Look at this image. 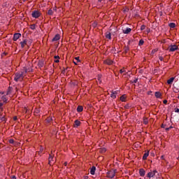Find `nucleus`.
<instances>
[{"instance_id": "1", "label": "nucleus", "mask_w": 179, "mask_h": 179, "mask_svg": "<svg viewBox=\"0 0 179 179\" xmlns=\"http://www.w3.org/2000/svg\"><path fill=\"white\" fill-rule=\"evenodd\" d=\"M27 71L25 70V71L23 72H17L15 73V78H14V80L15 82H19V80H20V79L23 80V78H24V73H27Z\"/></svg>"}, {"instance_id": "2", "label": "nucleus", "mask_w": 179, "mask_h": 179, "mask_svg": "<svg viewBox=\"0 0 179 179\" xmlns=\"http://www.w3.org/2000/svg\"><path fill=\"white\" fill-rule=\"evenodd\" d=\"M167 50H168V51H169V52H174V51H178V45H171L169 46Z\"/></svg>"}, {"instance_id": "3", "label": "nucleus", "mask_w": 179, "mask_h": 179, "mask_svg": "<svg viewBox=\"0 0 179 179\" xmlns=\"http://www.w3.org/2000/svg\"><path fill=\"white\" fill-rule=\"evenodd\" d=\"M116 170H111L107 172L108 178H113L115 177Z\"/></svg>"}, {"instance_id": "4", "label": "nucleus", "mask_w": 179, "mask_h": 179, "mask_svg": "<svg viewBox=\"0 0 179 179\" xmlns=\"http://www.w3.org/2000/svg\"><path fill=\"white\" fill-rule=\"evenodd\" d=\"M32 17H34L35 19H37L41 16V13H40V11L38 10H34L31 13Z\"/></svg>"}, {"instance_id": "5", "label": "nucleus", "mask_w": 179, "mask_h": 179, "mask_svg": "<svg viewBox=\"0 0 179 179\" xmlns=\"http://www.w3.org/2000/svg\"><path fill=\"white\" fill-rule=\"evenodd\" d=\"M157 173V171L155 170L152 172H150L148 173L147 177L150 179H154L155 176H156V173Z\"/></svg>"}, {"instance_id": "6", "label": "nucleus", "mask_w": 179, "mask_h": 179, "mask_svg": "<svg viewBox=\"0 0 179 179\" xmlns=\"http://www.w3.org/2000/svg\"><path fill=\"white\" fill-rule=\"evenodd\" d=\"M21 36H22V34H20L19 33L15 34L13 36V41H17V40H19V38H20Z\"/></svg>"}, {"instance_id": "7", "label": "nucleus", "mask_w": 179, "mask_h": 179, "mask_svg": "<svg viewBox=\"0 0 179 179\" xmlns=\"http://www.w3.org/2000/svg\"><path fill=\"white\" fill-rule=\"evenodd\" d=\"M131 31H132V29L131 28H126L125 29H122V33L124 34H129V33H131Z\"/></svg>"}, {"instance_id": "8", "label": "nucleus", "mask_w": 179, "mask_h": 179, "mask_svg": "<svg viewBox=\"0 0 179 179\" xmlns=\"http://www.w3.org/2000/svg\"><path fill=\"white\" fill-rule=\"evenodd\" d=\"M103 63L106 64V65H113V60H111L110 59H107L103 61Z\"/></svg>"}, {"instance_id": "9", "label": "nucleus", "mask_w": 179, "mask_h": 179, "mask_svg": "<svg viewBox=\"0 0 179 179\" xmlns=\"http://www.w3.org/2000/svg\"><path fill=\"white\" fill-rule=\"evenodd\" d=\"M21 45L22 48H24V45H27V39H24L23 41L20 43Z\"/></svg>"}, {"instance_id": "10", "label": "nucleus", "mask_w": 179, "mask_h": 179, "mask_svg": "<svg viewBox=\"0 0 179 179\" xmlns=\"http://www.w3.org/2000/svg\"><path fill=\"white\" fill-rule=\"evenodd\" d=\"M49 164H51V162H54V155H52V152L49 155Z\"/></svg>"}, {"instance_id": "11", "label": "nucleus", "mask_w": 179, "mask_h": 179, "mask_svg": "<svg viewBox=\"0 0 179 179\" xmlns=\"http://www.w3.org/2000/svg\"><path fill=\"white\" fill-rule=\"evenodd\" d=\"M80 126V121L76 120L74 122V128H78V127Z\"/></svg>"}, {"instance_id": "12", "label": "nucleus", "mask_w": 179, "mask_h": 179, "mask_svg": "<svg viewBox=\"0 0 179 179\" xmlns=\"http://www.w3.org/2000/svg\"><path fill=\"white\" fill-rule=\"evenodd\" d=\"M145 173L146 172L145 171V169H141L139 170V174H140L141 177H144Z\"/></svg>"}, {"instance_id": "13", "label": "nucleus", "mask_w": 179, "mask_h": 179, "mask_svg": "<svg viewBox=\"0 0 179 179\" xmlns=\"http://www.w3.org/2000/svg\"><path fill=\"white\" fill-rule=\"evenodd\" d=\"M59 38H61V36H59V34H56L55 37L52 38V41H58Z\"/></svg>"}, {"instance_id": "14", "label": "nucleus", "mask_w": 179, "mask_h": 179, "mask_svg": "<svg viewBox=\"0 0 179 179\" xmlns=\"http://www.w3.org/2000/svg\"><path fill=\"white\" fill-rule=\"evenodd\" d=\"M96 173V166H92L90 169V174H92V176H94Z\"/></svg>"}, {"instance_id": "15", "label": "nucleus", "mask_w": 179, "mask_h": 179, "mask_svg": "<svg viewBox=\"0 0 179 179\" xmlns=\"http://www.w3.org/2000/svg\"><path fill=\"white\" fill-rule=\"evenodd\" d=\"M148 156H149V151L144 153V155L143 156V160H146V159H148Z\"/></svg>"}, {"instance_id": "16", "label": "nucleus", "mask_w": 179, "mask_h": 179, "mask_svg": "<svg viewBox=\"0 0 179 179\" xmlns=\"http://www.w3.org/2000/svg\"><path fill=\"white\" fill-rule=\"evenodd\" d=\"M173 82H174V77H172L167 80L168 85H172Z\"/></svg>"}, {"instance_id": "17", "label": "nucleus", "mask_w": 179, "mask_h": 179, "mask_svg": "<svg viewBox=\"0 0 179 179\" xmlns=\"http://www.w3.org/2000/svg\"><path fill=\"white\" fill-rule=\"evenodd\" d=\"M110 97L112 99H117V91L112 92Z\"/></svg>"}, {"instance_id": "18", "label": "nucleus", "mask_w": 179, "mask_h": 179, "mask_svg": "<svg viewBox=\"0 0 179 179\" xmlns=\"http://www.w3.org/2000/svg\"><path fill=\"white\" fill-rule=\"evenodd\" d=\"M77 111L78 113H82V111H83V106H78L77 108Z\"/></svg>"}, {"instance_id": "19", "label": "nucleus", "mask_w": 179, "mask_h": 179, "mask_svg": "<svg viewBox=\"0 0 179 179\" xmlns=\"http://www.w3.org/2000/svg\"><path fill=\"white\" fill-rule=\"evenodd\" d=\"M106 38H108L109 40H111V33L107 32L106 34Z\"/></svg>"}, {"instance_id": "20", "label": "nucleus", "mask_w": 179, "mask_h": 179, "mask_svg": "<svg viewBox=\"0 0 179 179\" xmlns=\"http://www.w3.org/2000/svg\"><path fill=\"white\" fill-rule=\"evenodd\" d=\"M48 15L52 16V15H54V11L52 9L48 10Z\"/></svg>"}, {"instance_id": "21", "label": "nucleus", "mask_w": 179, "mask_h": 179, "mask_svg": "<svg viewBox=\"0 0 179 179\" xmlns=\"http://www.w3.org/2000/svg\"><path fill=\"white\" fill-rule=\"evenodd\" d=\"M161 96H162V94L160 92H155V97H157V99H160Z\"/></svg>"}, {"instance_id": "22", "label": "nucleus", "mask_w": 179, "mask_h": 179, "mask_svg": "<svg viewBox=\"0 0 179 179\" xmlns=\"http://www.w3.org/2000/svg\"><path fill=\"white\" fill-rule=\"evenodd\" d=\"M169 27H171V29H174V27H176V23H173V22L169 23Z\"/></svg>"}, {"instance_id": "23", "label": "nucleus", "mask_w": 179, "mask_h": 179, "mask_svg": "<svg viewBox=\"0 0 179 179\" xmlns=\"http://www.w3.org/2000/svg\"><path fill=\"white\" fill-rule=\"evenodd\" d=\"M143 124H145V125H148V124H149V120H148V118L144 117Z\"/></svg>"}, {"instance_id": "24", "label": "nucleus", "mask_w": 179, "mask_h": 179, "mask_svg": "<svg viewBox=\"0 0 179 179\" xmlns=\"http://www.w3.org/2000/svg\"><path fill=\"white\" fill-rule=\"evenodd\" d=\"M2 101H3V103H6V101H8V99H6V96H3L1 97Z\"/></svg>"}, {"instance_id": "25", "label": "nucleus", "mask_w": 179, "mask_h": 179, "mask_svg": "<svg viewBox=\"0 0 179 179\" xmlns=\"http://www.w3.org/2000/svg\"><path fill=\"white\" fill-rule=\"evenodd\" d=\"M145 43V41H143V39H141L139 41V43H138V45H143V43Z\"/></svg>"}, {"instance_id": "26", "label": "nucleus", "mask_w": 179, "mask_h": 179, "mask_svg": "<svg viewBox=\"0 0 179 179\" xmlns=\"http://www.w3.org/2000/svg\"><path fill=\"white\" fill-rule=\"evenodd\" d=\"M106 150L104 148H101L99 150L100 153H106Z\"/></svg>"}, {"instance_id": "27", "label": "nucleus", "mask_w": 179, "mask_h": 179, "mask_svg": "<svg viewBox=\"0 0 179 179\" xmlns=\"http://www.w3.org/2000/svg\"><path fill=\"white\" fill-rule=\"evenodd\" d=\"M120 100L121 101H125V95H122V96H120Z\"/></svg>"}, {"instance_id": "28", "label": "nucleus", "mask_w": 179, "mask_h": 179, "mask_svg": "<svg viewBox=\"0 0 179 179\" xmlns=\"http://www.w3.org/2000/svg\"><path fill=\"white\" fill-rule=\"evenodd\" d=\"M52 117H48L47 119H46V121H47V122H51V121H52Z\"/></svg>"}, {"instance_id": "29", "label": "nucleus", "mask_w": 179, "mask_h": 179, "mask_svg": "<svg viewBox=\"0 0 179 179\" xmlns=\"http://www.w3.org/2000/svg\"><path fill=\"white\" fill-rule=\"evenodd\" d=\"M0 119H1V121H5V120H6L5 115H3V116H2V115H0Z\"/></svg>"}, {"instance_id": "30", "label": "nucleus", "mask_w": 179, "mask_h": 179, "mask_svg": "<svg viewBox=\"0 0 179 179\" xmlns=\"http://www.w3.org/2000/svg\"><path fill=\"white\" fill-rule=\"evenodd\" d=\"M30 29H31V30H34V29H36V24H31V25L30 26Z\"/></svg>"}, {"instance_id": "31", "label": "nucleus", "mask_w": 179, "mask_h": 179, "mask_svg": "<svg viewBox=\"0 0 179 179\" xmlns=\"http://www.w3.org/2000/svg\"><path fill=\"white\" fill-rule=\"evenodd\" d=\"M145 29H146V26L145 25H141V30L143 31V30H145Z\"/></svg>"}, {"instance_id": "32", "label": "nucleus", "mask_w": 179, "mask_h": 179, "mask_svg": "<svg viewBox=\"0 0 179 179\" xmlns=\"http://www.w3.org/2000/svg\"><path fill=\"white\" fill-rule=\"evenodd\" d=\"M138 83V78H135L133 81H131V83Z\"/></svg>"}, {"instance_id": "33", "label": "nucleus", "mask_w": 179, "mask_h": 179, "mask_svg": "<svg viewBox=\"0 0 179 179\" xmlns=\"http://www.w3.org/2000/svg\"><path fill=\"white\" fill-rule=\"evenodd\" d=\"M9 143H11V144H13V143H15V140H13V139H10L9 140Z\"/></svg>"}, {"instance_id": "34", "label": "nucleus", "mask_w": 179, "mask_h": 179, "mask_svg": "<svg viewBox=\"0 0 179 179\" xmlns=\"http://www.w3.org/2000/svg\"><path fill=\"white\" fill-rule=\"evenodd\" d=\"M155 52H157V49H153L151 52V54H155Z\"/></svg>"}, {"instance_id": "35", "label": "nucleus", "mask_w": 179, "mask_h": 179, "mask_svg": "<svg viewBox=\"0 0 179 179\" xmlns=\"http://www.w3.org/2000/svg\"><path fill=\"white\" fill-rule=\"evenodd\" d=\"M92 27H97V22L92 23Z\"/></svg>"}, {"instance_id": "36", "label": "nucleus", "mask_w": 179, "mask_h": 179, "mask_svg": "<svg viewBox=\"0 0 179 179\" xmlns=\"http://www.w3.org/2000/svg\"><path fill=\"white\" fill-rule=\"evenodd\" d=\"M124 51H125V52H128L129 51V48L126 47V48H124Z\"/></svg>"}, {"instance_id": "37", "label": "nucleus", "mask_w": 179, "mask_h": 179, "mask_svg": "<svg viewBox=\"0 0 179 179\" xmlns=\"http://www.w3.org/2000/svg\"><path fill=\"white\" fill-rule=\"evenodd\" d=\"M75 59L77 62H80V59H79V57H75Z\"/></svg>"}, {"instance_id": "38", "label": "nucleus", "mask_w": 179, "mask_h": 179, "mask_svg": "<svg viewBox=\"0 0 179 179\" xmlns=\"http://www.w3.org/2000/svg\"><path fill=\"white\" fill-rule=\"evenodd\" d=\"M159 59L160 61H164V58H163V57H162V56H159Z\"/></svg>"}, {"instance_id": "39", "label": "nucleus", "mask_w": 179, "mask_h": 179, "mask_svg": "<svg viewBox=\"0 0 179 179\" xmlns=\"http://www.w3.org/2000/svg\"><path fill=\"white\" fill-rule=\"evenodd\" d=\"M124 108H126V110H128L129 108V105H126L124 106Z\"/></svg>"}, {"instance_id": "40", "label": "nucleus", "mask_w": 179, "mask_h": 179, "mask_svg": "<svg viewBox=\"0 0 179 179\" xmlns=\"http://www.w3.org/2000/svg\"><path fill=\"white\" fill-rule=\"evenodd\" d=\"M55 62H56V64H58V62H59V59H56L55 60Z\"/></svg>"}, {"instance_id": "41", "label": "nucleus", "mask_w": 179, "mask_h": 179, "mask_svg": "<svg viewBox=\"0 0 179 179\" xmlns=\"http://www.w3.org/2000/svg\"><path fill=\"white\" fill-rule=\"evenodd\" d=\"M54 58L55 59H59V56H55Z\"/></svg>"}, {"instance_id": "42", "label": "nucleus", "mask_w": 179, "mask_h": 179, "mask_svg": "<svg viewBox=\"0 0 179 179\" xmlns=\"http://www.w3.org/2000/svg\"><path fill=\"white\" fill-rule=\"evenodd\" d=\"M161 128H166V124H162L161 125Z\"/></svg>"}, {"instance_id": "43", "label": "nucleus", "mask_w": 179, "mask_h": 179, "mask_svg": "<svg viewBox=\"0 0 179 179\" xmlns=\"http://www.w3.org/2000/svg\"><path fill=\"white\" fill-rule=\"evenodd\" d=\"M163 103L164 104H167V100H164Z\"/></svg>"}, {"instance_id": "44", "label": "nucleus", "mask_w": 179, "mask_h": 179, "mask_svg": "<svg viewBox=\"0 0 179 179\" xmlns=\"http://www.w3.org/2000/svg\"><path fill=\"white\" fill-rule=\"evenodd\" d=\"M13 120H14V121H16V120H17V117L15 116V117H13Z\"/></svg>"}, {"instance_id": "45", "label": "nucleus", "mask_w": 179, "mask_h": 179, "mask_svg": "<svg viewBox=\"0 0 179 179\" xmlns=\"http://www.w3.org/2000/svg\"><path fill=\"white\" fill-rule=\"evenodd\" d=\"M2 106H3V103H0V108H2Z\"/></svg>"}, {"instance_id": "46", "label": "nucleus", "mask_w": 179, "mask_h": 179, "mask_svg": "<svg viewBox=\"0 0 179 179\" xmlns=\"http://www.w3.org/2000/svg\"><path fill=\"white\" fill-rule=\"evenodd\" d=\"M120 73H124V71H123L122 69H121V70L120 71Z\"/></svg>"}, {"instance_id": "47", "label": "nucleus", "mask_w": 179, "mask_h": 179, "mask_svg": "<svg viewBox=\"0 0 179 179\" xmlns=\"http://www.w3.org/2000/svg\"><path fill=\"white\" fill-rule=\"evenodd\" d=\"M89 178V176H85V177H84V179H88Z\"/></svg>"}, {"instance_id": "48", "label": "nucleus", "mask_w": 179, "mask_h": 179, "mask_svg": "<svg viewBox=\"0 0 179 179\" xmlns=\"http://www.w3.org/2000/svg\"><path fill=\"white\" fill-rule=\"evenodd\" d=\"M166 131H170V128L169 127L166 128Z\"/></svg>"}, {"instance_id": "49", "label": "nucleus", "mask_w": 179, "mask_h": 179, "mask_svg": "<svg viewBox=\"0 0 179 179\" xmlns=\"http://www.w3.org/2000/svg\"><path fill=\"white\" fill-rule=\"evenodd\" d=\"M147 32H148V33H150V29H148L147 30Z\"/></svg>"}, {"instance_id": "50", "label": "nucleus", "mask_w": 179, "mask_h": 179, "mask_svg": "<svg viewBox=\"0 0 179 179\" xmlns=\"http://www.w3.org/2000/svg\"><path fill=\"white\" fill-rule=\"evenodd\" d=\"M161 159H164V155H162V156L161 157Z\"/></svg>"}, {"instance_id": "51", "label": "nucleus", "mask_w": 179, "mask_h": 179, "mask_svg": "<svg viewBox=\"0 0 179 179\" xmlns=\"http://www.w3.org/2000/svg\"><path fill=\"white\" fill-rule=\"evenodd\" d=\"M75 65H78V62H73Z\"/></svg>"}, {"instance_id": "52", "label": "nucleus", "mask_w": 179, "mask_h": 179, "mask_svg": "<svg viewBox=\"0 0 179 179\" xmlns=\"http://www.w3.org/2000/svg\"><path fill=\"white\" fill-rule=\"evenodd\" d=\"M62 73H65V70H63V71H62Z\"/></svg>"}, {"instance_id": "53", "label": "nucleus", "mask_w": 179, "mask_h": 179, "mask_svg": "<svg viewBox=\"0 0 179 179\" xmlns=\"http://www.w3.org/2000/svg\"><path fill=\"white\" fill-rule=\"evenodd\" d=\"M101 77L98 78V80H101Z\"/></svg>"}, {"instance_id": "54", "label": "nucleus", "mask_w": 179, "mask_h": 179, "mask_svg": "<svg viewBox=\"0 0 179 179\" xmlns=\"http://www.w3.org/2000/svg\"><path fill=\"white\" fill-rule=\"evenodd\" d=\"M9 93H10V91H8V92H7V95L9 94Z\"/></svg>"}, {"instance_id": "55", "label": "nucleus", "mask_w": 179, "mask_h": 179, "mask_svg": "<svg viewBox=\"0 0 179 179\" xmlns=\"http://www.w3.org/2000/svg\"><path fill=\"white\" fill-rule=\"evenodd\" d=\"M40 150H41H41H43V148L41 147Z\"/></svg>"}, {"instance_id": "56", "label": "nucleus", "mask_w": 179, "mask_h": 179, "mask_svg": "<svg viewBox=\"0 0 179 179\" xmlns=\"http://www.w3.org/2000/svg\"><path fill=\"white\" fill-rule=\"evenodd\" d=\"M13 179H16V177H15V176H13Z\"/></svg>"}, {"instance_id": "57", "label": "nucleus", "mask_w": 179, "mask_h": 179, "mask_svg": "<svg viewBox=\"0 0 179 179\" xmlns=\"http://www.w3.org/2000/svg\"><path fill=\"white\" fill-rule=\"evenodd\" d=\"M172 128H173V127L171 126V127H169V129H171Z\"/></svg>"}, {"instance_id": "58", "label": "nucleus", "mask_w": 179, "mask_h": 179, "mask_svg": "<svg viewBox=\"0 0 179 179\" xmlns=\"http://www.w3.org/2000/svg\"><path fill=\"white\" fill-rule=\"evenodd\" d=\"M99 1V2H101L103 0H98Z\"/></svg>"}, {"instance_id": "59", "label": "nucleus", "mask_w": 179, "mask_h": 179, "mask_svg": "<svg viewBox=\"0 0 179 179\" xmlns=\"http://www.w3.org/2000/svg\"><path fill=\"white\" fill-rule=\"evenodd\" d=\"M2 167V165L1 164H0V169Z\"/></svg>"}, {"instance_id": "60", "label": "nucleus", "mask_w": 179, "mask_h": 179, "mask_svg": "<svg viewBox=\"0 0 179 179\" xmlns=\"http://www.w3.org/2000/svg\"><path fill=\"white\" fill-rule=\"evenodd\" d=\"M26 113H27V109H25Z\"/></svg>"}, {"instance_id": "61", "label": "nucleus", "mask_w": 179, "mask_h": 179, "mask_svg": "<svg viewBox=\"0 0 179 179\" xmlns=\"http://www.w3.org/2000/svg\"><path fill=\"white\" fill-rule=\"evenodd\" d=\"M53 10H57V9L54 8Z\"/></svg>"}, {"instance_id": "62", "label": "nucleus", "mask_w": 179, "mask_h": 179, "mask_svg": "<svg viewBox=\"0 0 179 179\" xmlns=\"http://www.w3.org/2000/svg\"><path fill=\"white\" fill-rule=\"evenodd\" d=\"M178 99H179V96H178Z\"/></svg>"}]
</instances>
